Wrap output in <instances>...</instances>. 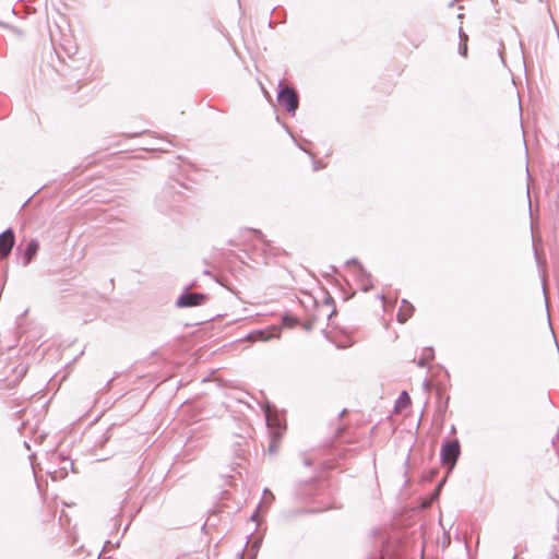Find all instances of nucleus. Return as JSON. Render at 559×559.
Wrapping results in <instances>:
<instances>
[{
	"label": "nucleus",
	"mask_w": 559,
	"mask_h": 559,
	"mask_svg": "<svg viewBox=\"0 0 559 559\" xmlns=\"http://www.w3.org/2000/svg\"><path fill=\"white\" fill-rule=\"evenodd\" d=\"M278 103L289 112H294L298 107V96L289 87H284L278 94Z\"/></svg>",
	"instance_id": "obj_3"
},
{
	"label": "nucleus",
	"mask_w": 559,
	"mask_h": 559,
	"mask_svg": "<svg viewBox=\"0 0 559 559\" xmlns=\"http://www.w3.org/2000/svg\"><path fill=\"white\" fill-rule=\"evenodd\" d=\"M460 443L457 440L444 442L441 448L442 464L448 465L452 469L460 455Z\"/></svg>",
	"instance_id": "obj_1"
},
{
	"label": "nucleus",
	"mask_w": 559,
	"mask_h": 559,
	"mask_svg": "<svg viewBox=\"0 0 559 559\" xmlns=\"http://www.w3.org/2000/svg\"><path fill=\"white\" fill-rule=\"evenodd\" d=\"M205 299V296L198 293L185 294L180 296L177 301L179 307H194L201 305Z\"/></svg>",
	"instance_id": "obj_5"
},
{
	"label": "nucleus",
	"mask_w": 559,
	"mask_h": 559,
	"mask_svg": "<svg viewBox=\"0 0 559 559\" xmlns=\"http://www.w3.org/2000/svg\"><path fill=\"white\" fill-rule=\"evenodd\" d=\"M414 310L415 308L409 301L402 300L397 311V321L405 323L413 316Z\"/></svg>",
	"instance_id": "obj_7"
},
{
	"label": "nucleus",
	"mask_w": 559,
	"mask_h": 559,
	"mask_svg": "<svg viewBox=\"0 0 559 559\" xmlns=\"http://www.w3.org/2000/svg\"><path fill=\"white\" fill-rule=\"evenodd\" d=\"M412 405V400L407 392H402L395 403V412L396 413H403L404 411L408 409Z\"/></svg>",
	"instance_id": "obj_8"
},
{
	"label": "nucleus",
	"mask_w": 559,
	"mask_h": 559,
	"mask_svg": "<svg viewBox=\"0 0 559 559\" xmlns=\"http://www.w3.org/2000/svg\"><path fill=\"white\" fill-rule=\"evenodd\" d=\"M15 242L14 234L11 229H8L0 234V259L7 258Z\"/></svg>",
	"instance_id": "obj_4"
},
{
	"label": "nucleus",
	"mask_w": 559,
	"mask_h": 559,
	"mask_svg": "<svg viewBox=\"0 0 559 559\" xmlns=\"http://www.w3.org/2000/svg\"><path fill=\"white\" fill-rule=\"evenodd\" d=\"M278 336H280V329L276 326H273L267 330H260V331L252 332L249 335V340L251 342L269 341L272 337H278Z\"/></svg>",
	"instance_id": "obj_6"
},
{
	"label": "nucleus",
	"mask_w": 559,
	"mask_h": 559,
	"mask_svg": "<svg viewBox=\"0 0 559 559\" xmlns=\"http://www.w3.org/2000/svg\"><path fill=\"white\" fill-rule=\"evenodd\" d=\"M267 423L271 428V443L269 445V452L274 453L280 447V439L285 430V426L280 424V420L276 417H267Z\"/></svg>",
	"instance_id": "obj_2"
},
{
	"label": "nucleus",
	"mask_w": 559,
	"mask_h": 559,
	"mask_svg": "<svg viewBox=\"0 0 559 559\" xmlns=\"http://www.w3.org/2000/svg\"><path fill=\"white\" fill-rule=\"evenodd\" d=\"M38 248H39V243L37 240L29 241V243L27 245V248L25 250V254H24V263L25 264H28L32 261V259L37 253Z\"/></svg>",
	"instance_id": "obj_9"
}]
</instances>
